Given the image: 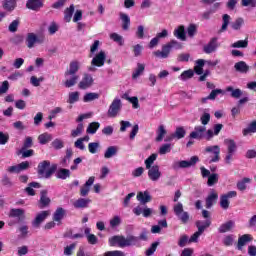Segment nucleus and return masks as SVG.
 <instances>
[{
    "label": "nucleus",
    "mask_w": 256,
    "mask_h": 256,
    "mask_svg": "<svg viewBox=\"0 0 256 256\" xmlns=\"http://www.w3.org/2000/svg\"><path fill=\"white\" fill-rule=\"evenodd\" d=\"M169 53H171V50H169V46L164 45L162 46V50H157L153 52V55L157 57V59H167L169 57Z\"/></svg>",
    "instance_id": "nucleus-22"
},
{
    "label": "nucleus",
    "mask_w": 256,
    "mask_h": 256,
    "mask_svg": "<svg viewBox=\"0 0 256 256\" xmlns=\"http://www.w3.org/2000/svg\"><path fill=\"white\" fill-rule=\"evenodd\" d=\"M157 247H159V242H154L152 245L146 250L145 255L151 256L155 251H157Z\"/></svg>",
    "instance_id": "nucleus-58"
},
{
    "label": "nucleus",
    "mask_w": 256,
    "mask_h": 256,
    "mask_svg": "<svg viewBox=\"0 0 256 256\" xmlns=\"http://www.w3.org/2000/svg\"><path fill=\"white\" fill-rule=\"evenodd\" d=\"M205 131H207V127L205 126H196L194 131L190 133L191 139H201L203 135H205Z\"/></svg>",
    "instance_id": "nucleus-18"
},
{
    "label": "nucleus",
    "mask_w": 256,
    "mask_h": 256,
    "mask_svg": "<svg viewBox=\"0 0 256 256\" xmlns=\"http://www.w3.org/2000/svg\"><path fill=\"white\" fill-rule=\"evenodd\" d=\"M1 183L4 187H13V181H11V178H9V176H7V174H4L2 179H1Z\"/></svg>",
    "instance_id": "nucleus-57"
},
{
    "label": "nucleus",
    "mask_w": 256,
    "mask_h": 256,
    "mask_svg": "<svg viewBox=\"0 0 256 256\" xmlns=\"http://www.w3.org/2000/svg\"><path fill=\"white\" fill-rule=\"evenodd\" d=\"M40 209H45V207H49V205L51 204V198L49 196H47V190H42L40 192Z\"/></svg>",
    "instance_id": "nucleus-17"
},
{
    "label": "nucleus",
    "mask_w": 256,
    "mask_h": 256,
    "mask_svg": "<svg viewBox=\"0 0 256 256\" xmlns=\"http://www.w3.org/2000/svg\"><path fill=\"white\" fill-rule=\"evenodd\" d=\"M197 33V26L195 24H190L187 28V34L188 37H195V34Z\"/></svg>",
    "instance_id": "nucleus-60"
},
{
    "label": "nucleus",
    "mask_w": 256,
    "mask_h": 256,
    "mask_svg": "<svg viewBox=\"0 0 256 256\" xmlns=\"http://www.w3.org/2000/svg\"><path fill=\"white\" fill-rule=\"evenodd\" d=\"M196 227L198 231H201L202 229V233H204L207 228L211 227V219H206L205 221L198 220L196 222Z\"/></svg>",
    "instance_id": "nucleus-32"
},
{
    "label": "nucleus",
    "mask_w": 256,
    "mask_h": 256,
    "mask_svg": "<svg viewBox=\"0 0 256 256\" xmlns=\"http://www.w3.org/2000/svg\"><path fill=\"white\" fill-rule=\"evenodd\" d=\"M247 183H251L250 178H243L242 180L237 182V190L245 191L247 189Z\"/></svg>",
    "instance_id": "nucleus-45"
},
{
    "label": "nucleus",
    "mask_w": 256,
    "mask_h": 256,
    "mask_svg": "<svg viewBox=\"0 0 256 256\" xmlns=\"http://www.w3.org/2000/svg\"><path fill=\"white\" fill-rule=\"evenodd\" d=\"M27 48L33 49L36 43H43V38H39L35 35V33H29L26 38Z\"/></svg>",
    "instance_id": "nucleus-12"
},
{
    "label": "nucleus",
    "mask_w": 256,
    "mask_h": 256,
    "mask_svg": "<svg viewBox=\"0 0 256 256\" xmlns=\"http://www.w3.org/2000/svg\"><path fill=\"white\" fill-rule=\"evenodd\" d=\"M229 199L227 198V196L221 195L220 196V207L222 209H224L225 211H227V209H229Z\"/></svg>",
    "instance_id": "nucleus-53"
},
{
    "label": "nucleus",
    "mask_w": 256,
    "mask_h": 256,
    "mask_svg": "<svg viewBox=\"0 0 256 256\" xmlns=\"http://www.w3.org/2000/svg\"><path fill=\"white\" fill-rule=\"evenodd\" d=\"M171 149H173V145L166 143L160 146L158 153L159 155H167V153H171Z\"/></svg>",
    "instance_id": "nucleus-44"
},
{
    "label": "nucleus",
    "mask_w": 256,
    "mask_h": 256,
    "mask_svg": "<svg viewBox=\"0 0 256 256\" xmlns=\"http://www.w3.org/2000/svg\"><path fill=\"white\" fill-rule=\"evenodd\" d=\"M90 203H91V199L89 198H79L74 202V207L76 209H85L89 207Z\"/></svg>",
    "instance_id": "nucleus-24"
},
{
    "label": "nucleus",
    "mask_w": 256,
    "mask_h": 256,
    "mask_svg": "<svg viewBox=\"0 0 256 256\" xmlns=\"http://www.w3.org/2000/svg\"><path fill=\"white\" fill-rule=\"evenodd\" d=\"M234 69L238 73H247L249 71V65L245 61H240L234 65Z\"/></svg>",
    "instance_id": "nucleus-30"
},
{
    "label": "nucleus",
    "mask_w": 256,
    "mask_h": 256,
    "mask_svg": "<svg viewBox=\"0 0 256 256\" xmlns=\"http://www.w3.org/2000/svg\"><path fill=\"white\" fill-rule=\"evenodd\" d=\"M137 201L142 203V205H145V204L149 203V201H151V194H149L148 191L138 192Z\"/></svg>",
    "instance_id": "nucleus-27"
},
{
    "label": "nucleus",
    "mask_w": 256,
    "mask_h": 256,
    "mask_svg": "<svg viewBox=\"0 0 256 256\" xmlns=\"http://www.w3.org/2000/svg\"><path fill=\"white\" fill-rule=\"evenodd\" d=\"M38 141L40 145H47L50 141H53V135L49 133H43L38 136Z\"/></svg>",
    "instance_id": "nucleus-33"
},
{
    "label": "nucleus",
    "mask_w": 256,
    "mask_h": 256,
    "mask_svg": "<svg viewBox=\"0 0 256 256\" xmlns=\"http://www.w3.org/2000/svg\"><path fill=\"white\" fill-rule=\"evenodd\" d=\"M35 151H33L32 149L30 150H23V148H21L19 151H18V155H22V158L23 159H27V157H33Z\"/></svg>",
    "instance_id": "nucleus-55"
},
{
    "label": "nucleus",
    "mask_w": 256,
    "mask_h": 256,
    "mask_svg": "<svg viewBox=\"0 0 256 256\" xmlns=\"http://www.w3.org/2000/svg\"><path fill=\"white\" fill-rule=\"evenodd\" d=\"M79 69H81V61L72 60L69 63L66 73L67 75H77V73H79Z\"/></svg>",
    "instance_id": "nucleus-13"
},
{
    "label": "nucleus",
    "mask_w": 256,
    "mask_h": 256,
    "mask_svg": "<svg viewBox=\"0 0 256 256\" xmlns=\"http://www.w3.org/2000/svg\"><path fill=\"white\" fill-rule=\"evenodd\" d=\"M226 92L231 93L230 96L233 99H239L243 95V90L242 89H239V88L235 89V88H233V86L226 87Z\"/></svg>",
    "instance_id": "nucleus-26"
},
{
    "label": "nucleus",
    "mask_w": 256,
    "mask_h": 256,
    "mask_svg": "<svg viewBox=\"0 0 256 256\" xmlns=\"http://www.w3.org/2000/svg\"><path fill=\"white\" fill-rule=\"evenodd\" d=\"M110 39H112V41H115V43H119L120 45H123V36L117 33L110 34Z\"/></svg>",
    "instance_id": "nucleus-61"
},
{
    "label": "nucleus",
    "mask_w": 256,
    "mask_h": 256,
    "mask_svg": "<svg viewBox=\"0 0 256 256\" xmlns=\"http://www.w3.org/2000/svg\"><path fill=\"white\" fill-rule=\"evenodd\" d=\"M233 227H235V222L234 221H228L224 224H222L218 231L219 233H227L228 231H231L233 229Z\"/></svg>",
    "instance_id": "nucleus-34"
},
{
    "label": "nucleus",
    "mask_w": 256,
    "mask_h": 256,
    "mask_svg": "<svg viewBox=\"0 0 256 256\" xmlns=\"http://www.w3.org/2000/svg\"><path fill=\"white\" fill-rule=\"evenodd\" d=\"M193 75H195V71L192 69L184 71L180 76V81H187L188 79H192Z\"/></svg>",
    "instance_id": "nucleus-46"
},
{
    "label": "nucleus",
    "mask_w": 256,
    "mask_h": 256,
    "mask_svg": "<svg viewBox=\"0 0 256 256\" xmlns=\"http://www.w3.org/2000/svg\"><path fill=\"white\" fill-rule=\"evenodd\" d=\"M83 133V123L78 124L77 128L75 130H72V137H79Z\"/></svg>",
    "instance_id": "nucleus-62"
},
{
    "label": "nucleus",
    "mask_w": 256,
    "mask_h": 256,
    "mask_svg": "<svg viewBox=\"0 0 256 256\" xmlns=\"http://www.w3.org/2000/svg\"><path fill=\"white\" fill-rule=\"evenodd\" d=\"M203 67H205V60L203 59L196 60V65L194 67V71L196 75H203Z\"/></svg>",
    "instance_id": "nucleus-36"
},
{
    "label": "nucleus",
    "mask_w": 256,
    "mask_h": 256,
    "mask_svg": "<svg viewBox=\"0 0 256 256\" xmlns=\"http://www.w3.org/2000/svg\"><path fill=\"white\" fill-rule=\"evenodd\" d=\"M219 181V175L218 174H211L208 177V181H207V185L208 187H213V185H215V183H217Z\"/></svg>",
    "instance_id": "nucleus-56"
},
{
    "label": "nucleus",
    "mask_w": 256,
    "mask_h": 256,
    "mask_svg": "<svg viewBox=\"0 0 256 256\" xmlns=\"http://www.w3.org/2000/svg\"><path fill=\"white\" fill-rule=\"evenodd\" d=\"M39 187H41V184L37 182H32L28 185V187L25 188V191L27 195H30L31 197H33L35 195V190H33V188L39 189Z\"/></svg>",
    "instance_id": "nucleus-38"
},
{
    "label": "nucleus",
    "mask_w": 256,
    "mask_h": 256,
    "mask_svg": "<svg viewBox=\"0 0 256 256\" xmlns=\"http://www.w3.org/2000/svg\"><path fill=\"white\" fill-rule=\"evenodd\" d=\"M124 99L132 104L133 109H139V98H137L136 96L129 97V95L124 94Z\"/></svg>",
    "instance_id": "nucleus-43"
},
{
    "label": "nucleus",
    "mask_w": 256,
    "mask_h": 256,
    "mask_svg": "<svg viewBox=\"0 0 256 256\" xmlns=\"http://www.w3.org/2000/svg\"><path fill=\"white\" fill-rule=\"evenodd\" d=\"M199 161V157L192 156L189 161L182 160V161H174L172 164V169L178 170V169H187L189 167H193L197 162Z\"/></svg>",
    "instance_id": "nucleus-5"
},
{
    "label": "nucleus",
    "mask_w": 256,
    "mask_h": 256,
    "mask_svg": "<svg viewBox=\"0 0 256 256\" xmlns=\"http://www.w3.org/2000/svg\"><path fill=\"white\" fill-rule=\"evenodd\" d=\"M57 171V164L51 166V162L44 160L38 164V175L44 179H49Z\"/></svg>",
    "instance_id": "nucleus-2"
},
{
    "label": "nucleus",
    "mask_w": 256,
    "mask_h": 256,
    "mask_svg": "<svg viewBox=\"0 0 256 256\" xmlns=\"http://www.w3.org/2000/svg\"><path fill=\"white\" fill-rule=\"evenodd\" d=\"M96 99H99V94L95 92L86 93L83 97L84 103H89L91 101H95Z\"/></svg>",
    "instance_id": "nucleus-41"
},
{
    "label": "nucleus",
    "mask_w": 256,
    "mask_h": 256,
    "mask_svg": "<svg viewBox=\"0 0 256 256\" xmlns=\"http://www.w3.org/2000/svg\"><path fill=\"white\" fill-rule=\"evenodd\" d=\"M99 127H101V124L99 122H92L89 124L86 132L89 133L90 135H95Z\"/></svg>",
    "instance_id": "nucleus-42"
},
{
    "label": "nucleus",
    "mask_w": 256,
    "mask_h": 256,
    "mask_svg": "<svg viewBox=\"0 0 256 256\" xmlns=\"http://www.w3.org/2000/svg\"><path fill=\"white\" fill-rule=\"evenodd\" d=\"M122 109H123V102H121L119 98H114L108 108L107 116L110 119H115V117H119V114L121 113Z\"/></svg>",
    "instance_id": "nucleus-4"
},
{
    "label": "nucleus",
    "mask_w": 256,
    "mask_h": 256,
    "mask_svg": "<svg viewBox=\"0 0 256 256\" xmlns=\"http://www.w3.org/2000/svg\"><path fill=\"white\" fill-rule=\"evenodd\" d=\"M162 175L159 165H153L151 168H148V178L150 181H153V183H157Z\"/></svg>",
    "instance_id": "nucleus-9"
},
{
    "label": "nucleus",
    "mask_w": 256,
    "mask_h": 256,
    "mask_svg": "<svg viewBox=\"0 0 256 256\" xmlns=\"http://www.w3.org/2000/svg\"><path fill=\"white\" fill-rule=\"evenodd\" d=\"M108 243L110 247H131L137 243V237L128 236L127 238L123 236H112L109 238Z\"/></svg>",
    "instance_id": "nucleus-1"
},
{
    "label": "nucleus",
    "mask_w": 256,
    "mask_h": 256,
    "mask_svg": "<svg viewBox=\"0 0 256 256\" xmlns=\"http://www.w3.org/2000/svg\"><path fill=\"white\" fill-rule=\"evenodd\" d=\"M224 144L227 146L228 153H234L237 151V144L234 140L231 139H225Z\"/></svg>",
    "instance_id": "nucleus-37"
},
{
    "label": "nucleus",
    "mask_w": 256,
    "mask_h": 256,
    "mask_svg": "<svg viewBox=\"0 0 256 256\" xmlns=\"http://www.w3.org/2000/svg\"><path fill=\"white\" fill-rule=\"evenodd\" d=\"M77 81H79V75L66 73L65 87H75Z\"/></svg>",
    "instance_id": "nucleus-21"
},
{
    "label": "nucleus",
    "mask_w": 256,
    "mask_h": 256,
    "mask_svg": "<svg viewBox=\"0 0 256 256\" xmlns=\"http://www.w3.org/2000/svg\"><path fill=\"white\" fill-rule=\"evenodd\" d=\"M27 9L31 11H39L43 7V1L41 0H27L26 2Z\"/></svg>",
    "instance_id": "nucleus-20"
},
{
    "label": "nucleus",
    "mask_w": 256,
    "mask_h": 256,
    "mask_svg": "<svg viewBox=\"0 0 256 256\" xmlns=\"http://www.w3.org/2000/svg\"><path fill=\"white\" fill-rule=\"evenodd\" d=\"M18 231L20 233V237L22 239H25V237H27V235H29V226L23 224V225L19 226Z\"/></svg>",
    "instance_id": "nucleus-54"
},
{
    "label": "nucleus",
    "mask_w": 256,
    "mask_h": 256,
    "mask_svg": "<svg viewBox=\"0 0 256 256\" xmlns=\"http://www.w3.org/2000/svg\"><path fill=\"white\" fill-rule=\"evenodd\" d=\"M49 215H51L50 210H44V211H41L38 214H36V217L32 221V227L34 229H39V227H41V223H43L45 221V219H47V217H49Z\"/></svg>",
    "instance_id": "nucleus-8"
},
{
    "label": "nucleus",
    "mask_w": 256,
    "mask_h": 256,
    "mask_svg": "<svg viewBox=\"0 0 256 256\" xmlns=\"http://www.w3.org/2000/svg\"><path fill=\"white\" fill-rule=\"evenodd\" d=\"M104 256H125V253L120 250L107 251Z\"/></svg>",
    "instance_id": "nucleus-63"
},
{
    "label": "nucleus",
    "mask_w": 256,
    "mask_h": 256,
    "mask_svg": "<svg viewBox=\"0 0 256 256\" xmlns=\"http://www.w3.org/2000/svg\"><path fill=\"white\" fill-rule=\"evenodd\" d=\"M155 161H157V154L150 155L145 160L146 169H151L153 167V164L155 163Z\"/></svg>",
    "instance_id": "nucleus-48"
},
{
    "label": "nucleus",
    "mask_w": 256,
    "mask_h": 256,
    "mask_svg": "<svg viewBox=\"0 0 256 256\" xmlns=\"http://www.w3.org/2000/svg\"><path fill=\"white\" fill-rule=\"evenodd\" d=\"M201 123L204 125H208L209 122L211 121V114H209V111L205 110L203 115L200 117Z\"/></svg>",
    "instance_id": "nucleus-52"
},
{
    "label": "nucleus",
    "mask_w": 256,
    "mask_h": 256,
    "mask_svg": "<svg viewBox=\"0 0 256 256\" xmlns=\"http://www.w3.org/2000/svg\"><path fill=\"white\" fill-rule=\"evenodd\" d=\"M174 37H176V39H180V41H187V36L185 35V26H178L174 30Z\"/></svg>",
    "instance_id": "nucleus-25"
},
{
    "label": "nucleus",
    "mask_w": 256,
    "mask_h": 256,
    "mask_svg": "<svg viewBox=\"0 0 256 256\" xmlns=\"http://www.w3.org/2000/svg\"><path fill=\"white\" fill-rule=\"evenodd\" d=\"M187 135V131L183 126H179L176 128L175 132L169 136L165 141H173V139H183Z\"/></svg>",
    "instance_id": "nucleus-14"
},
{
    "label": "nucleus",
    "mask_w": 256,
    "mask_h": 256,
    "mask_svg": "<svg viewBox=\"0 0 256 256\" xmlns=\"http://www.w3.org/2000/svg\"><path fill=\"white\" fill-rule=\"evenodd\" d=\"M105 59H107V55L104 51H100L91 61V65L93 67H103L105 65Z\"/></svg>",
    "instance_id": "nucleus-11"
},
{
    "label": "nucleus",
    "mask_w": 256,
    "mask_h": 256,
    "mask_svg": "<svg viewBox=\"0 0 256 256\" xmlns=\"http://www.w3.org/2000/svg\"><path fill=\"white\" fill-rule=\"evenodd\" d=\"M120 19L122 21V29L124 31H128L129 27H131V18L129 17V15L121 12L120 13Z\"/></svg>",
    "instance_id": "nucleus-28"
},
{
    "label": "nucleus",
    "mask_w": 256,
    "mask_h": 256,
    "mask_svg": "<svg viewBox=\"0 0 256 256\" xmlns=\"http://www.w3.org/2000/svg\"><path fill=\"white\" fill-rule=\"evenodd\" d=\"M63 217H65V210L63 208H57L53 214V221L59 225L63 220Z\"/></svg>",
    "instance_id": "nucleus-31"
},
{
    "label": "nucleus",
    "mask_w": 256,
    "mask_h": 256,
    "mask_svg": "<svg viewBox=\"0 0 256 256\" xmlns=\"http://www.w3.org/2000/svg\"><path fill=\"white\" fill-rule=\"evenodd\" d=\"M117 151H119L117 146L108 147L104 153L105 159H111V157H115V155H117Z\"/></svg>",
    "instance_id": "nucleus-35"
},
{
    "label": "nucleus",
    "mask_w": 256,
    "mask_h": 256,
    "mask_svg": "<svg viewBox=\"0 0 256 256\" xmlns=\"http://www.w3.org/2000/svg\"><path fill=\"white\" fill-rule=\"evenodd\" d=\"M31 147H33V138L30 136H27L23 142L22 145V151H25L27 149H31Z\"/></svg>",
    "instance_id": "nucleus-50"
},
{
    "label": "nucleus",
    "mask_w": 256,
    "mask_h": 256,
    "mask_svg": "<svg viewBox=\"0 0 256 256\" xmlns=\"http://www.w3.org/2000/svg\"><path fill=\"white\" fill-rule=\"evenodd\" d=\"M218 47L219 43L217 42V38H212L210 42L204 46V53H207V55H210V53H215Z\"/></svg>",
    "instance_id": "nucleus-16"
},
{
    "label": "nucleus",
    "mask_w": 256,
    "mask_h": 256,
    "mask_svg": "<svg viewBox=\"0 0 256 256\" xmlns=\"http://www.w3.org/2000/svg\"><path fill=\"white\" fill-rule=\"evenodd\" d=\"M175 215L182 221V223H187L189 221V213L183 211V203L178 202L173 207Z\"/></svg>",
    "instance_id": "nucleus-7"
},
{
    "label": "nucleus",
    "mask_w": 256,
    "mask_h": 256,
    "mask_svg": "<svg viewBox=\"0 0 256 256\" xmlns=\"http://www.w3.org/2000/svg\"><path fill=\"white\" fill-rule=\"evenodd\" d=\"M205 153H211L212 155L210 156V159H208V163H218L220 157L219 155L221 154V148H219L218 145L214 146H207L205 148Z\"/></svg>",
    "instance_id": "nucleus-6"
},
{
    "label": "nucleus",
    "mask_w": 256,
    "mask_h": 256,
    "mask_svg": "<svg viewBox=\"0 0 256 256\" xmlns=\"http://www.w3.org/2000/svg\"><path fill=\"white\" fill-rule=\"evenodd\" d=\"M2 5L5 11H8L9 13H11L12 11H15L17 7V0H4Z\"/></svg>",
    "instance_id": "nucleus-29"
},
{
    "label": "nucleus",
    "mask_w": 256,
    "mask_h": 256,
    "mask_svg": "<svg viewBox=\"0 0 256 256\" xmlns=\"http://www.w3.org/2000/svg\"><path fill=\"white\" fill-rule=\"evenodd\" d=\"M93 183H95V177L91 176L86 183L84 184V186L81 187L80 189V195L81 197H87V195H89V191H91V185H93Z\"/></svg>",
    "instance_id": "nucleus-15"
},
{
    "label": "nucleus",
    "mask_w": 256,
    "mask_h": 256,
    "mask_svg": "<svg viewBox=\"0 0 256 256\" xmlns=\"http://www.w3.org/2000/svg\"><path fill=\"white\" fill-rule=\"evenodd\" d=\"M80 93L77 91L74 92H70L68 94V100L67 103H70V105H73L74 103H77V101H79V97H80Z\"/></svg>",
    "instance_id": "nucleus-39"
},
{
    "label": "nucleus",
    "mask_w": 256,
    "mask_h": 256,
    "mask_svg": "<svg viewBox=\"0 0 256 256\" xmlns=\"http://www.w3.org/2000/svg\"><path fill=\"white\" fill-rule=\"evenodd\" d=\"M8 217L10 219H16L8 222L9 227H13V225H17V223H23V221H25V210L21 208H12L9 211Z\"/></svg>",
    "instance_id": "nucleus-3"
},
{
    "label": "nucleus",
    "mask_w": 256,
    "mask_h": 256,
    "mask_svg": "<svg viewBox=\"0 0 256 256\" xmlns=\"http://www.w3.org/2000/svg\"><path fill=\"white\" fill-rule=\"evenodd\" d=\"M222 19H223V24L220 29V33H223V31H227V27H229V22L231 21V16H229L228 14H224Z\"/></svg>",
    "instance_id": "nucleus-49"
},
{
    "label": "nucleus",
    "mask_w": 256,
    "mask_h": 256,
    "mask_svg": "<svg viewBox=\"0 0 256 256\" xmlns=\"http://www.w3.org/2000/svg\"><path fill=\"white\" fill-rule=\"evenodd\" d=\"M249 133H256V120L251 122L247 128L243 130V135H249Z\"/></svg>",
    "instance_id": "nucleus-51"
},
{
    "label": "nucleus",
    "mask_w": 256,
    "mask_h": 256,
    "mask_svg": "<svg viewBox=\"0 0 256 256\" xmlns=\"http://www.w3.org/2000/svg\"><path fill=\"white\" fill-rule=\"evenodd\" d=\"M143 71H145V64L138 63L137 68L135 69V71L132 74V77L134 79H137L139 76H141Z\"/></svg>",
    "instance_id": "nucleus-47"
},
{
    "label": "nucleus",
    "mask_w": 256,
    "mask_h": 256,
    "mask_svg": "<svg viewBox=\"0 0 256 256\" xmlns=\"http://www.w3.org/2000/svg\"><path fill=\"white\" fill-rule=\"evenodd\" d=\"M93 76L91 74H84L81 81L78 84L79 89L85 90L93 87Z\"/></svg>",
    "instance_id": "nucleus-10"
},
{
    "label": "nucleus",
    "mask_w": 256,
    "mask_h": 256,
    "mask_svg": "<svg viewBox=\"0 0 256 256\" xmlns=\"http://www.w3.org/2000/svg\"><path fill=\"white\" fill-rule=\"evenodd\" d=\"M166 46L168 47L169 51H171V49H181L182 47L181 43H179L177 40L170 41L168 44H166Z\"/></svg>",
    "instance_id": "nucleus-59"
},
{
    "label": "nucleus",
    "mask_w": 256,
    "mask_h": 256,
    "mask_svg": "<svg viewBox=\"0 0 256 256\" xmlns=\"http://www.w3.org/2000/svg\"><path fill=\"white\" fill-rule=\"evenodd\" d=\"M219 199V194L212 191L206 198V209H211L212 205H215V202Z\"/></svg>",
    "instance_id": "nucleus-23"
},
{
    "label": "nucleus",
    "mask_w": 256,
    "mask_h": 256,
    "mask_svg": "<svg viewBox=\"0 0 256 256\" xmlns=\"http://www.w3.org/2000/svg\"><path fill=\"white\" fill-rule=\"evenodd\" d=\"M156 133H157L156 141L161 142L163 141L165 135H167V130L165 129L164 125H160Z\"/></svg>",
    "instance_id": "nucleus-40"
},
{
    "label": "nucleus",
    "mask_w": 256,
    "mask_h": 256,
    "mask_svg": "<svg viewBox=\"0 0 256 256\" xmlns=\"http://www.w3.org/2000/svg\"><path fill=\"white\" fill-rule=\"evenodd\" d=\"M250 241H253V237H251L250 234H244V235L240 236L238 239L237 249L239 251H242L243 247H245V245H247V243H250Z\"/></svg>",
    "instance_id": "nucleus-19"
},
{
    "label": "nucleus",
    "mask_w": 256,
    "mask_h": 256,
    "mask_svg": "<svg viewBox=\"0 0 256 256\" xmlns=\"http://www.w3.org/2000/svg\"><path fill=\"white\" fill-rule=\"evenodd\" d=\"M243 7H251L252 9L256 7V0H242Z\"/></svg>",
    "instance_id": "nucleus-64"
}]
</instances>
